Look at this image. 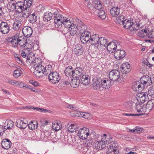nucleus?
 Returning <instances> with one entry per match:
<instances>
[{
  "mask_svg": "<svg viewBox=\"0 0 154 154\" xmlns=\"http://www.w3.org/2000/svg\"><path fill=\"white\" fill-rule=\"evenodd\" d=\"M73 78L80 79L82 83L87 85L90 83L89 76L85 75L83 69L80 67H77L74 70Z\"/></svg>",
  "mask_w": 154,
  "mask_h": 154,
  "instance_id": "obj_1",
  "label": "nucleus"
},
{
  "mask_svg": "<svg viewBox=\"0 0 154 154\" xmlns=\"http://www.w3.org/2000/svg\"><path fill=\"white\" fill-rule=\"evenodd\" d=\"M109 76L110 80L113 82L117 81L121 82L122 81L121 79H123L120 77V72L117 70H112L109 72Z\"/></svg>",
  "mask_w": 154,
  "mask_h": 154,
  "instance_id": "obj_2",
  "label": "nucleus"
},
{
  "mask_svg": "<svg viewBox=\"0 0 154 154\" xmlns=\"http://www.w3.org/2000/svg\"><path fill=\"white\" fill-rule=\"evenodd\" d=\"M23 2L20 1L13 3L11 6H13L16 13H20L23 10H26V7L24 6Z\"/></svg>",
  "mask_w": 154,
  "mask_h": 154,
  "instance_id": "obj_3",
  "label": "nucleus"
},
{
  "mask_svg": "<svg viewBox=\"0 0 154 154\" xmlns=\"http://www.w3.org/2000/svg\"><path fill=\"white\" fill-rule=\"evenodd\" d=\"M48 77L49 82L54 84L58 82L61 79L59 74L56 72H52Z\"/></svg>",
  "mask_w": 154,
  "mask_h": 154,
  "instance_id": "obj_4",
  "label": "nucleus"
},
{
  "mask_svg": "<svg viewBox=\"0 0 154 154\" xmlns=\"http://www.w3.org/2000/svg\"><path fill=\"white\" fill-rule=\"evenodd\" d=\"M108 41L105 37H100L97 45V48L99 50L102 51L106 48Z\"/></svg>",
  "mask_w": 154,
  "mask_h": 154,
  "instance_id": "obj_5",
  "label": "nucleus"
},
{
  "mask_svg": "<svg viewBox=\"0 0 154 154\" xmlns=\"http://www.w3.org/2000/svg\"><path fill=\"white\" fill-rule=\"evenodd\" d=\"M88 131V129L87 128H82L79 130L78 135L79 137L83 140L86 139L90 134Z\"/></svg>",
  "mask_w": 154,
  "mask_h": 154,
  "instance_id": "obj_6",
  "label": "nucleus"
},
{
  "mask_svg": "<svg viewBox=\"0 0 154 154\" xmlns=\"http://www.w3.org/2000/svg\"><path fill=\"white\" fill-rule=\"evenodd\" d=\"M138 103H143L148 100V94L146 92L138 93L136 96Z\"/></svg>",
  "mask_w": 154,
  "mask_h": 154,
  "instance_id": "obj_7",
  "label": "nucleus"
},
{
  "mask_svg": "<svg viewBox=\"0 0 154 154\" xmlns=\"http://www.w3.org/2000/svg\"><path fill=\"white\" fill-rule=\"evenodd\" d=\"M20 36L19 34L17 33L14 36H12L9 38V42L11 43L14 48L17 47L18 43H19V41Z\"/></svg>",
  "mask_w": 154,
  "mask_h": 154,
  "instance_id": "obj_8",
  "label": "nucleus"
},
{
  "mask_svg": "<svg viewBox=\"0 0 154 154\" xmlns=\"http://www.w3.org/2000/svg\"><path fill=\"white\" fill-rule=\"evenodd\" d=\"M44 66L39 64L35 68L34 73L36 77L39 78L44 74Z\"/></svg>",
  "mask_w": 154,
  "mask_h": 154,
  "instance_id": "obj_9",
  "label": "nucleus"
},
{
  "mask_svg": "<svg viewBox=\"0 0 154 154\" xmlns=\"http://www.w3.org/2000/svg\"><path fill=\"white\" fill-rule=\"evenodd\" d=\"M10 26L7 22H2L0 24V32L3 34H8L10 31Z\"/></svg>",
  "mask_w": 154,
  "mask_h": 154,
  "instance_id": "obj_10",
  "label": "nucleus"
},
{
  "mask_svg": "<svg viewBox=\"0 0 154 154\" xmlns=\"http://www.w3.org/2000/svg\"><path fill=\"white\" fill-rule=\"evenodd\" d=\"M82 34L80 39L83 43H86L89 41L90 36L91 35L90 32L88 31L84 32Z\"/></svg>",
  "mask_w": 154,
  "mask_h": 154,
  "instance_id": "obj_11",
  "label": "nucleus"
},
{
  "mask_svg": "<svg viewBox=\"0 0 154 154\" xmlns=\"http://www.w3.org/2000/svg\"><path fill=\"white\" fill-rule=\"evenodd\" d=\"M77 22L78 23L77 24V26H76L79 33H81L87 31L86 30L87 28V26L81 20L78 19Z\"/></svg>",
  "mask_w": 154,
  "mask_h": 154,
  "instance_id": "obj_12",
  "label": "nucleus"
},
{
  "mask_svg": "<svg viewBox=\"0 0 154 154\" xmlns=\"http://www.w3.org/2000/svg\"><path fill=\"white\" fill-rule=\"evenodd\" d=\"M140 82L145 86L149 85L152 84L151 78L148 75H144L140 79Z\"/></svg>",
  "mask_w": 154,
  "mask_h": 154,
  "instance_id": "obj_13",
  "label": "nucleus"
},
{
  "mask_svg": "<svg viewBox=\"0 0 154 154\" xmlns=\"http://www.w3.org/2000/svg\"><path fill=\"white\" fill-rule=\"evenodd\" d=\"M22 32L24 36L28 38L32 35V30L31 27L26 26L23 28Z\"/></svg>",
  "mask_w": 154,
  "mask_h": 154,
  "instance_id": "obj_14",
  "label": "nucleus"
},
{
  "mask_svg": "<svg viewBox=\"0 0 154 154\" xmlns=\"http://www.w3.org/2000/svg\"><path fill=\"white\" fill-rule=\"evenodd\" d=\"M106 48L109 53H115L117 49L116 43L114 42H111L108 44Z\"/></svg>",
  "mask_w": 154,
  "mask_h": 154,
  "instance_id": "obj_15",
  "label": "nucleus"
},
{
  "mask_svg": "<svg viewBox=\"0 0 154 154\" xmlns=\"http://www.w3.org/2000/svg\"><path fill=\"white\" fill-rule=\"evenodd\" d=\"M99 35L98 34H94L92 36L90 35V36L89 42L92 45H97V43L99 39Z\"/></svg>",
  "mask_w": 154,
  "mask_h": 154,
  "instance_id": "obj_16",
  "label": "nucleus"
},
{
  "mask_svg": "<svg viewBox=\"0 0 154 154\" xmlns=\"http://www.w3.org/2000/svg\"><path fill=\"white\" fill-rule=\"evenodd\" d=\"M125 52L124 50L118 49L114 53V55L116 59H121L125 56Z\"/></svg>",
  "mask_w": 154,
  "mask_h": 154,
  "instance_id": "obj_17",
  "label": "nucleus"
},
{
  "mask_svg": "<svg viewBox=\"0 0 154 154\" xmlns=\"http://www.w3.org/2000/svg\"><path fill=\"white\" fill-rule=\"evenodd\" d=\"M73 52L74 54L77 56L82 55L84 52L83 47L79 44H77L75 45L74 49Z\"/></svg>",
  "mask_w": 154,
  "mask_h": 154,
  "instance_id": "obj_18",
  "label": "nucleus"
},
{
  "mask_svg": "<svg viewBox=\"0 0 154 154\" xmlns=\"http://www.w3.org/2000/svg\"><path fill=\"white\" fill-rule=\"evenodd\" d=\"M68 30L69 32L67 34H69V37H68V38H71V37H72L75 35L78 32L76 25L75 24L72 25V26L68 28Z\"/></svg>",
  "mask_w": 154,
  "mask_h": 154,
  "instance_id": "obj_19",
  "label": "nucleus"
},
{
  "mask_svg": "<svg viewBox=\"0 0 154 154\" xmlns=\"http://www.w3.org/2000/svg\"><path fill=\"white\" fill-rule=\"evenodd\" d=\"M11 143L10 140L8 139H4L2 142L1 145L2 147L8 149L10 148Z\"/></svg>",
  "mask_w": 154,
  "mask_h": 154,
  "instance_id": "obj_20",
  "label": "nucleus"
},
{
  "mask_svg": "<svg viewBox=\"0 0 154 154\" xmlns=\"http://www.w3.org/2000/svg\"><path fill=\"white\" fill-rule=\"evenodd\" d=\"M120 11V8L117 6L111 8L110 10V13L112 17H116L119 14Z\"/></svg>",
  "mask_w": 154,
  "mask_h": 154,
  "instance_id": "obj_21",
  "label": "nucleus"
},
{
  "mask_svg": "<svg viewBox=\"0 0 154 154\" xmlns=\"http://www.w3.org/2000/svg\"><path fill=\"white\" fill-rule=\"evenodd\" d=\"M154 106V100H149L147 103L145 107V111L146 112H149Z\"/></svg>",
  "mask_w": 154,
  "mask_h": 154,
  "instance_id": "obj_22",
  "label": "nucleus"
},
{
  "mask_svg": "<svg viewBox=\"0 0 154 154\" xmlns=\"http://www.w3.org/2000/svg\"><path fill=\"white\" fill-rule=\"evenodd\" d=\"M16 125L17 127L22 129H24L26 128L28 124L27 123L24 122L23 121L18 119L16 122Z\"/></svg>",
  "mask_w": 154,
  "mask_h": 154,
  "instance_id": "obj_23",
  "label": "nucleus"
},
{
  "mask_svg": "<svg viewBox=\"0 0 154 154\" xmlns=\"http://www.w3.org/2000/svg\"><path fill=\"white\" fill-rule=\"evenodd\" d=\"M74 70L71 66H69L64 70V72L67 76H72L73 78Z\"/></svg>",
  "mask_w": 154,
  "mask_h": 154,
  "instance_id": "obj_24",
  "label": "nucleus"
},
{
  "mask_svg": "<svg viewBox=\"0 0 154 154\" xmlns=\"http://www.w3.org/2000/svg\"><path fill=\"white\" fill-rule=\"evenodd\" d=\"M18 43V45L20 46V47L21 48H25L27 44H28L27 39L25 38H23L22 36H20L19 38Z\"/></svg>",
  "mask_w": 154,
  "mask_h": 154,
  "instance_id": "obj_25",
  "label": "nucleus"
},
{
  "mask_svg": "<svg viewBox=\"0 0 154 154\" xmlns=\"http://www.w3.org/2000/svg\"><path fill=\"white\" fill-rule=\"evenodd\" d=\"M132 21L131 19L130 20L129 19H125L122 24L123 27L125 29H130L132 24Z\"/></svg>",
  "mask_w": 154,
  "mask_h": 154,
  "instance_id": "obj_26",
  "label": "nucleus"
},
{
  "mask_svg": "<svg viewBox=\"0 0 154 154\" xmlns=\"http://www.w3.org/2000/svg\"><path fill=\"white\" fill-rule=\"evenodd\" d=\"M14 125V122L11 120L7 121L3 125L6 130L11 129Z\"/></svg>",
  "mask_w": 154,
  "mask_h": 154,
  "instance_id": "obj_27",
  "label": "nucleus"
},
{
  "mask_svg": "<svg viewBox=\"0 0 154 154\" xmlns=\"http://www.w3.org/2000/svg\"><path fill=\"white\" fill-rule=\"evenodd\" d=\"M71 83H70L71 86L73 88L77 87L80 84V82L82 83L81 80L80 79H71Z\"/></svg>",
  "mask_w": 154,
  "mask_h": 154,
  "instance_id": "obj_28",
  "label": "nucleus"
},
{
  "mask_svg": "<svg viewBox=\"0 0 154 154\" xmlns=\"http://www.w3.org/2000/svg\"><path fill=\"white\" fill-rule=\"evenodd\" d=\"M101 84L102 86L105 88L108 89L110 88L111 86V82L108 80H102L101 81Z\"/></svg>",
  "mask_w": 154,
  "mask_h": 154,
  "instance_id": "obj_29",
  "label": "nucleus"
},
{
  "mask_svg": "<svg viewBox=\"0 0 154 154\" xmlns=\"http://www.w3.org/2000/svg\"><path fill=\"white\" fill-rule=\"evenodd\" d=\"M95 146L96 148L98 150H101L105 146V144L102 140V139H101V141H97L95 143Z\"/></svg>",
  "mask_w": 154,
  "mask_h": 154,
  "instance_id": "obj_30",
  "label": "nucleus"
},
{
  "mask_svg": "<svg viewBox=\"0 0 154 154\" xmlns=\"http://www.w3.org/2000/svg\"><path fill=\"white\" fill-rule=\"evenodd\" d=\"M44 74L45 75H47L51 74L52 72H53L52 68L50 65H47L45 67L44 66Z\"/></svg>",
  "mask_w": 154,
  "mask_h": 154,
  "instance_id": "obj_31",
  "label": "nucleus"
},
{
  "mask_svg": "<svg viewBox=\"0 0 154 154\" xmlns=\"http://www.w3.org/2000/svg\"><path fill=\"white\" fill-rule=\"evenodd\" d=\"M139 103L138 104H137V103H136V108L137 112H142L143 113L146 112V111H145V107L143 106V103Z\"/></svg>",
  "mask_w": 154,
  "mask_h": 154,
  "instance_id": "obj_32",
  "label": "nucleus"
},
{
  "mask_svg": "<svg viewBox=\"0 0 154 154\" xmlns=\"http://www.w3.org/2000/svg\"><path fill=\"white\" fill-rule=\"evenodd\" d=\"M148 31H149V30L146 29H142L139 31L137 35L140 37L144 38L147 36Z\"/></svg>",
  "mask_w": 154,
  "mask_h": 154,
  "instance_id": "obj_33",
  "label": "nucleus"
},
{
  "mask_svg": "<svg viewBox=\"0 0 154 154\" xmlns=\"http://www.w3.org/2000/svg\"><path fill=\"white\" fill-rule=\"evenodd\" d=\"M102 139L105 145L109 144L111 143L112 140V138L111 137L107 136L106 134H103V137Z\"/></svg>",
  "mask_w": 154,
  "mask_h": 154,
  "instance_id": "obj_34",
  "label": "nucleus"
},
{
  "mask_svg": "<svg viewBox=\"0 0 154 154\" xmlns=\"http://www.w3.org/2000/svg\"><path fill=\"white\" fill-rule=\"evenodd\" d=\"M53 14L51 12H46L44 14L43 19L44 21L47 22L50 20L52 17Z\"/></svg>",
  "mask_w": 154,
  "mask_h": 154,
  "instance_id": "obj_35",
  "label": "nucleus"
},
{
  "mask_svg": "<svg viewBox=\"0 0 154 154\" xmlns=\"http://www.w3.org/2000/svg\"><path fill=\"white\" fill-rule=\"evenodd\" d=\"M37 19L36 14L33 13L32 14H30V15H29V20L30 23H35L37 20Z\"/></svg>",
  "mask_w": 154,
  "mask_h": 154,
  "instance_id": "obj_36",
  "label": "nucleus"
},
{
  "mask_svg": "<svg viewBox=\"0 0 154 154\" xmlns=\"http://www.w3.org/2000/svg\"><path fill=\"white\" fill-rule=\"evenodd\" d=\"M38 127V124L36 122H31L28 125L29 128L31 130L35 129L37 128Z\"/></svg>",
  "mask_w": 154,
  "mask_h": 154,
  "instance_id": "obj_37",
  "label": "nucleus"
},
{
  "mask_svg": "<svg viewBox=\"0 0 154 154\" xmlns=\"http://www.w3.org/2000/svg\"><path fill=\"white\" fill-rule=\"evenodd\" d=\"M125 20V19L124 16L120 15L116 18L115 22L117 24H122Z\"/></svg>",
  "mask_w": 154,
  "mask_h": 154,
  "instance_id": "obj_38",
  "label": "nucleus"
},
{
  "mask_svg": "<svg viewBox=\"0 0 154 154\" xmlns=\"http://www.w3.org/2000/svg\"><path fill=\"white\" fill-rule=\"evenodd\" d=\"M94 7L96 9L98 10V11L101 10V9L102 7V5L100 1L98 0H94Z\"/></svg>",
  "mask_w": 154,
  "mask_h": 154,
  "instance_id": "obj_39",
  "label": "nucleus"
},
{
  "mask_svg": "<svg viewBox=\"0 0 154 154\" xmlns=\"http://www.w3.org/2000/svg\"><path fill=\"white\" fill-rule=\"evenodd\" d=\"M140 25L139 23L135 22L134 23H132L131 27V28L130 30L131 31H135L138 30L141 26H140Z\"/></svg>",
  "mask_w": 154,
  "mask_h": 154,
  "instance_id": "obj_40",
  "label": "nucleus"
},
{
  "mask_svg": "<svg viewBox=\"0 0 154 154\" xmlns=\"http://www.w3.org/2000/svg\"><path fill=\"white\" fill-rule=\"evenodd\" d=\"M73 24V21L68 20L67 19H64L63 25L65 27L69 28Z\"/></svg>",
  "mask_w": 154,
  "mask_h": 154,
  "instance_id": "obj_41",
  "label": "nucleus"
},
{
  "mask_svg": "<svg viewBox=\"0 0 154 154\" xmlns=\"http://www.w3.org/2000/svg\"><path fill=\"white\" fill-rule=\"evenodd\" d=\"M83 112L80 111H72L70 113V115L72 116L82 117Z\"/></svg>",
  "mask_w": 154,
  "mask_h": 154,
  "instance_id": "obj_42",
  "label": "nucleus"
},
{
  "mask_svg": "<svg viewBox=\"0 0 154 154\" xmlns=\"http://www.w3.org/2000/svg\"><path fill=\"white\" fill-rule=\"evenodd\" d=\"M20 22L19 21H16L14 22L13 24V29L15 30H19L20 27L21 26Z\"/></svg>",
  "mask_w": 154,
  "mask_h": 154,
  "instance_id": "obj_43",
  "label": "nucleus"
},
{
  "mask_svg": "<svg viewBox=\"0 0 154 154\" xmlns=\"http://www.w3.org/2000/svg\"><path fill=\"white\" fill-rule=\"evenodd\" d=\"M98 13V15L99 17L102 19H104L106 17V14L104 11L103 10H100L97 12Z\"/></svg>",
  "mask_w": 154,
  "mask_h": 154,
  "instance_id": "obj_44",
  "label": "nucleus"
},
{
  "mask_svg": "<svg viewBox=\"0 0 154 154\" xmlns=\"http://www.w3.org/2000/svg\"><path fill=\"white\" fill-rule=\"evenodd\" d=\"M78 128L74 124H71L68 128V131L69 132L72 133L76 132Z\"/></svg>",
  "mask_w": 154,
  "mask_h": 154,
  "instance_id": "obj_45",
  "label": "nucleus"
},
{
  "mask_svg": "<svg viewBox=\"0 0 154 154\" xmlns=\"http://www.w3.org/2000/svg\"><path fill=\"white\" fill-rule=\"evenodd\" d=\"M93 89L95 90H98L100 88V82L98 80H96L92 84Z\"/></svg>",
  "mask_w": 154,
  "mask_h": 154,
  "instance_id": "obj_46",
  "label": "nucleus"
},
{
  "mask_svg": "<svg viewBox=\"0 0 154 154\" xmlns=\"http://www.w3.org/2000/svg\"><path fill=\"white\" fill-rule=\"evenodd\" d=\"M120 70L123 74H125L128 73L131 71V69L128 68L127 66L125 67L121 66L120 68Z\"/></svg>",
  "mask_w": 154,
  "mask_h": 154,
  "instance_id": "obj_47",
  "label": "nucleus"
},
{
  "mask_svg": "<svg viewBox=\"0 0 154 154\" xmlns=\"http://www.w3.org/2000/svg\"><path fill=\"white\" fill-rule=\"evenodd\" d=\"M16 86H18L21 88H29L28 85L20 82H17Z\"/></svg>",
  "mask_w": 154,
  "mask_h": 154,
  "instance_id": "obj_48",
  "label": "nucleus"
},
{
  "mask_svg": "<svg viewBox=\"0 0 154 154\" xmlns=\"http://www.w3.org/2000/svg\"><path fill=\"white\" fill-rule=\"evenodd\" d=\"M147 94L149 96L154 98V86L149 88Z\"/></svg>",
  "mask_w": 154,
  "mask_h": 154,
  "instance_id": "obj_49",
  "label": "nucleus"
},
{
  "mask_svg": "<svg viewBox=\"0 0 154 154\" xmlns=\"http://www.w3.org/2000/svg\"><path fill=\"white\" fill-rule=\"evenodd\" d=\"M64 20V18H61V19L60 20H59V19H54V22L58 26H60L63 23Z\"/></svg>",
  "mask_w": 154,
  "mask_h": 154,
  "instance_id": "obj_50",
  "label": "nucleus"
},
{
  "mask_svg": "<svg viewBox=\"0 0 154 154\" xmlns=\"http://www.w3.org/2000/svg\"><path fill=\"white\" fill-rule=\"evenodd\" d=\"M29 15H30L29 12L26 10H23L22 11V16L24 18H29Z\"/></svg>",
  "mask_w": 154,
  "mask_h": 154,
  "instance_id": "obj_51",
  "label": "nucleus"
},
{
  "mask_svg": "<svg viewBox=\"0 0 154 154\" xmlns=\"http://www.w3.org/2000/svg\"><path fill=\"white\" fill-rule=\"evenodd\" d=\"M21 70L19 69H16L14 72L13 76L16 78L18 77L21 75Z\"/></svg>",
  "mask_w": 154,
  "mask_h": 154,
  "instance_id": "obj_52",
  "label": "nucleus"
},
{
  "mask_svg": "<svg viewBox=\"0 0 154 154\" xmlns=\"http://www.w3.org/2000/svg\"><path fill=\"white\" fill-rule=\"evenodd\" d=\"M118 150L116 149H109L106 151L107 154H118Z\"/></svg>",
  "mask_w": 154,
  "mask_h": 154,
  "instance_id": "obj_53",
  "label": "nucleus"
},
{
  "mask_svg": "<svg viewBox=\"0 0 154 154\" xmlns=\"http://www.w3.org/2000/svg\"><path fill=\"white\" fill-rule=\"evenodd\" d=\"M5 132H7V131L5 130V129L4 128L3 126L2 127H0V136H5L6 133H5Z\"/></svg>",
  "mask_w": 154,
  "mask_h": 154,
  "instance_id": "obj_54",
  "label": "nucleus"
},
{
  "mask_svg": "<svg viewBox=\"0 0 154 154\" xmlns=\"http://www.w3.org/2000/svg\"><path fill=\"white\" fill-rule=\"evenodd\" d=\"M93 140L92 139H89L86 142L85 144H86L87 146L90 147L93 145Z\"/></svg>",
  "mask_w": 154,
  "mask_h": 154,
  "instance_id": "obj_55",
  "label": "nucleus"
},
{
  "mask_svg": "<svg viewBox=\"0 0 154 154\" xmlns=\"http://www.w3.org/2000/svg\"><path fill=\"white\" fill-rule=\"evenodd\" d=\"M146 36L149 38H154V31L151 30L149 32L148 31L147 35Z\"/></svg>",
  "mask_w": 154,
  "mask_h": 154,
  "instance_id": "obj_56",
  "label": "nucleus"
},
{
  "mask_svg": "<svg viewBox=\"0 0 154 154\" xmlns=\"http://www.w3.org/2000/svg\"><path fill=\"white\" fill-rule=\"evenodd\" d=\"M52 128L53 129L56 131H59L60 129V127L57 123L56 125L54 124L52 126Z\"/></svg>",
  "mask_w": 154,
  "mask_h": 154,
  "instance_id": "obj_57",
  "label": "nucleus"
},
{
  "mask_svg": "<svg viewBox=\"0 0 154 154\" xmlns=\"http://www.w3.org/2000/svg\"><path fill=\"white\" fill-rule=\"evenodd\" d=\"M143 113L140 114H131V113H124L123 114V115L128 116H141L143 115Z\"/></svg>",
  "mask_w": 154,
  "mask_h": 154,
  "instance_id": "obj_58",
  "label": "nucleus"
},
{
  "mask_svg": "<svg viewBox=\"0 0 154 154\" xmlns=\"http://www.w3.org/2000/svg\"><path fill=\"white\" fill-rule=\"evenodd\" d=\"M24 4V6L26 7V9L28 7H29L32 3V1H29L23 2Z\"/></svg>",
  "mask_w": 154,
  "mask_h": 154,
  "instance_id": "obj_59",
  "label": "nucleus"
},
{
  "mask_svg": "<svg viewBox=\"0 0 154 154\" xmlns=\"http://www.w3.org/2000/svg\"><path fill=\"white\" fill-rule=\"evenodd\" d=\"M91 116V114L90 113L84 112L82 117L85 119H88Z\"/></svg>",
  "mask_w": 154,
  "mask_h": 154,
  "instance_id": "obj_60",
  "label": "nucleus"
},
{
  "mask_svg": "<svg viewBox=\"0 0 154 154\" xmlns=\"http://www.w3.org/2000/svg\"><path fill=\"white\" fill-rule=\"evenodd\" d=\"M117 146V145H116V144L113 143L109 145V147L108 148V149H116L115 148H116Z\"/></svg>",
  "mask_w": 154,
  "mask_h": 154,
  "instance_id": "obj_61",
  "label": "nucleus"
},
{
  "mask_svg": "<svg viewBox=\"0 0 154 154\" xmlns=\"http://www.w3.org/2000/svg\"><path fill=\"white\" fill-rule=\"evenodd\" d=\"M138 84H139V82H138L137 83H135L134 84L132 87V88L133 89L134 91H138Z\"/></svg>",
  "mask_w": 154,
  "mask_h": 154,
  "instance_id": "obj_62",
  "label": "nucleus"
},
{
  "mask_svg": "<svg viewBox=\"0 0 154 154\" xmlns=\"http://www.w3.org/2000/svg\"><path fill=\"white\" fill-rule=\"evenodd\" d=\"M17 82V81L15 80H9L8 81V82L10 84L16 86Z\"/></svg>",
  "mask_w": 154,
  "mask_h": 154,
  "instance_id": "obj_63",
  "label": "nucleus"
},
{
  "mask_svg": "<svg viewBox=\"0 0 154 154\" xmlns=\"http://www.w3.org/2000/svg\"><path fill=\"white\" fill-rule=\"evenodd\" d=\"M48 124V121L47 120H44L43 121H41V125L42 126H45Z\"/></svg>",
  "mask_w": 154,
  "mask_h": 154,
  "instance_id": "obj_64",
  "label": "nucleus"
}]
</instances>
